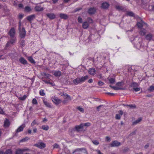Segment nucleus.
<instances>
[{"mask_svg":"<svg viewBox=\"0 0 154 154\" xmlns=\"http://www.w3.org/2000/svg\"><path fill=\"white\" fill-rule=\"evenodd\" d=\"M109 87L111 88H113V89L115 90H123L124 89L122 88H121L119 87H115V86H113L111 85H109Z\"/></svg>","mask_w":154,"mask_h":154,"instance_id":"28","label":"nucleus"},{"mask_svg":"<svg viewBox=\"0 0 154 154\" xmlns=\"http://www.w3.org/2000/svg\"><path fill=\"white\" fill-rule=\"evenodd\" d=\"M42 128L44 130L47 131L48 130L49 127L48 125H42Z\"/></svg>","mask_w":154,"mask_h":154,"instance_id":"39","label":"nucleus"},{"mask_svg":"<svg viewBox=\"0 0 154 154\" xmlns=\"http://www.w3.org/2000/svg\"><path fill=\"white\" fill-rule=\"evenodd\" d=\"M127 106L131 109L136 108V106L135 104H130L129 105H127Z\"/></svg>","mask_w":154,"mask_h":154,"instance_id":"38","label":"nucleus"},{"mask_svg":"<svg viewBox=\"0 0 154 154\" xmlns=\"http://www.w3.org/2000/svg\"><path fill=\"white\" fill-rule=\"evenodd\" d=\"M129 149L128 147L125 148L123 150V151L124 152H126L129 151Z\"/></svg>","mask_w":154,"mask_h":154,"instance_id":"52","label":"nucleus"},{"mask_svg":"<svg viewBox=\"0 0 154 154\" xmlns=\"http://www.w3.org/2000/svg\"><path fill=\"white\" fill-rule=\"evenodd\" d=\"M59 147V145L55 143L53 145V148H58Z\"/></svg>","mask_w":154,"mask_h":154,"instance_id":"56","label":"nucleus"},{"mask_svg":"<svg viewBox=\"0 0 154 154\" xmlns=\"http://www.w3.org/2000/svg\"><path fill=\"white\" fill-rule=\"evenodd\" d=\"M25 127V125L24 124H22L21 125L19 126L17 129L16 131V133H17L22 131Z\"/></svg>","mask_w":154,"mask_h":154,"instance_id":"10","label":"nucleus"},{"mask_svg":"<svg viewBox=\"0 0 154 154\" xmlns=\"http://www.w3.org/2000/svg\"><path fill=\"white\" fill-rule=\"evenodd\" d=\"M23 152L22 149H19L16 150L15 154H23Z\"/></svg>","mask_w":154,"mask_h":154,"instance_id":"25","label":"nucleus"},{"mask_svg":"<svg viewBox=\"0 0 154 154\" xmlns=\"http://www.w3.org/2000/svg\"><path fill=\"white\" fill-rule=\"evenodd\" d=\"M116 8L119 11H124L125 10L124 8L122 6L117 5L116 7Z\"/></svg>","mask_w":154,"mask_h":154,"instance_id":"27","label":"nucleus"},{"mask_svg":"<svg viewBox=\"0 0 154 154\" xmlns=\"http://www.w3.org/2000/svg\"><path fill=\"white\" fill-rule=\"evenodd\" d=\"M43 102L46 107L49 108H52V107L51 103L45 100H43Z\"/></svg>","mask_w":154,"mask_h":154,"instance_id":"16","label":"nucleus"},{"mask_svg":"<svg viewBox=\"0 0 154 154\" xmlns=\"http://www.w3.org/2000/svg\"><path fill=\"white\" fill-rule=\"evenodd\" d=\"M78 21L80 23H81L82 22V19L80 17H79L78 18Z\"/></svg>","mask_w":154,"mask_h":154,"instance_id":"55","label":"nucleus"},{"mask_svg":"<svg viewBox=\"0 0 154 154\" xmlns=\"http://www.w3.org/2000/svg\"><path fill=\"white\" fill-rule=\"evenodd\" d=\"M89 23L86 21L82 23V27L85 29H87L89 27Z\"/></svg>","mask_w":154,"mask_h":154,"instance_id":"20","label":"nucleus"},{"mask_svg":"<svg viewBox=\"0 0 154 154\" xmlns=\"http://www.w3.org/2000/svg\"><path fill=\"white\" fill-rule=\"evenodd\" d=\"M121 116L119 114H117L116 115L115 118L119 120L120 119Z\"/></svg>","mask_w":154,"mask_h":154,"instance_id":"44","label":"nucleus"},{"mask_svg":"<svg viewBox=\"0 0 154 154\" xmlns=\"http://www.w3.org/2000/svg\"><path fill=\"white\" fill-rule=\"evenodd\" d=\"M123 111L122 110H120L119 111V114H119L121 116H122L123 114Z\"/></svg>","mask_w":154,"mask_h":154,"instance_id":"61","label":"nucleus"},{"mask_svg":"<svg viewBox=\"0 0 154 154\" xmlns=\"http://www.w3.org/2000/svg\"><path fill=\"white\" fill-rule=\"evenodd\" d=\"M20 62L22 64L25 65L27 64V61L23 57H21L19 59Z\"/></svg>","mask_w":154,"mask_h":154,"instance_id":"21","label":"nucleus"},{"mask_svg":"<svg viewBox=\"0 0 154 154\" xmlns=\"http://www.w3.org/2000/svg\"><path fill=\"white\" fill-rule=\"evenodd\" d=\"M127 15L130 16H133L134 15V14L133 12L131 11H128L127 12Z\"/></svg>","mask_w":154,"mask_h":154,"instance_id":"42","label":"nucleus"},{"mask_svg":"<svg viewBox=\"0 0 154 154\" xmlns=\"http://www.w3.org/2000/svg\"><path fill=\"white\" fill-rule=\"evenodd\" d=\"M96 11V9L94 8H91L88 9V13L90 15L94 14Z\"/></svg>","mask_w":154,"mask_h":154,"instance_id":"14","label":"nucleus"},{"mask_svg":"<svg viewBox=\"0 0 154 154\" xmlns=\"http://www.w3.org/2000/svg\"><path fill=\"white\" fill-rule=\"evenodd\" d=\"M20 31L19 35L21 38H24L26 35V32L24 27H23Z\"/></svg>","mask_w":154,"mask_h":154,"instance_id":"4","label":"nucleus"},{"mask_svg":"<svg viewBox=\"0 0 154 154\" xmlns=\"http://www.w3.org/2000/svg\"><path fill=\"white\" fill-rule=\"evenodd\" d=\"M75 130L77 132H80L84 131L86 128H84L82 125L81 123L79 125H76L75 127Z\"/></svg>","mask_w":154,"mask_h":154,"instance_id":"3","label":"nucleus"},{"mask_svg":"<svg viewBox=\"0 0 154 154\" xmlns=\"http://www.w3.org/2000/svg\"><path fill=\"white\" fill-rule=\"evenodd\" d=\"M109 6V4L108 2H105L102 3L101 7L103 9H107Z\"/></svg>","mask_w":154,"mask_h":154,"instance_id":"11","label":"nucleus"},{"mask_svg":"<svg viewBox=\"0 0 154 154\" xmlns=\"http://www.w3.org/2000/svg\"><path fill=\"white\" fill-rule=\"evenodd\" d=\"M146 32V31L145 29L142 28L140 32V34L141 35L143 36L145 35Z\"/></svg>","mask_w":154,"mask_h":154,"instance_id":"26","label":"nucleus"},{"mask_svg":"<svg viewBox=\"0 0 154 154\" xmlns=\"http://www.w3.org/2000/svg\"><path fill=\"white\" fill-rule=\"evenodd\" d=\"M36 11H40L43 10V8L41 7V6H37L35 7V8Z\"/></svg>","mask_w":154,"mask_h":154,"instance_id":"23","label":"nucleus"},{"mask_svg":"<svg viewBox=\"0 0 154 154\" xmlns=\"http://www.w3.org/2000/svg\"><path fill=\"white\" fill-rule=\"evenodd\" d=\"M82 9V8H76L74 10V12H76L77 11H79V10H81Z\"/></svg>","mask_w":154,"mask_h":154,"instance_id":"63","label":"nucleus"},{"mask_svg":"<svg viewBox=\"0 0 154 154\" xmlns=\"http://www.w3.org/2000/svg\"><path fill=\"white\" fill-rule=\"evenodd\" d=\"M77 109L79 110L80 112H84V109L81 107L80 106H78L77 108Z\"/></svg>","mask_w":154,"mask_h":154,"instance_id":"41","label":"nucleus"},{"mask_svg":"<svg viewBox=\"0 0 154 154\" xmlns=\"http://www.w3.org/2000/svg\"><path fill=\"white\" fill-rule=\"evenodd\" d=\"M86 150L85 148H77L76 149L75 151L73 152V153L77 151H80L82 150H84V152L85 151V150Z\"/></svg>","mask_w":154,"mask_h":154,"instance_id":"32","label":"nucleus"},{"mask_svg":"<svg viewBox=\"0 0 154 154\" xmlns=\"http://www.w3.org/2000/svg\"><path fill=\"white\" fill-rule=\"evenodd\" d=\"M15 30L14 28H12L9 32V34L11 38H14L15 34Z\"/></svg>","mask_w":154,"mask_h":154,"instance_id":"12","label":"nucleus"},{"mask_svg":"<svg viewBox=\"0 0 154 154\" xmlns=\"http://www.w3.org/2000/svg\"><path fill=\"white\" fill-rule=\"evenodd\" d=\"M96 151L97 152V154H103L102 153L101 151L99 150H96Z\"/></svg>","mask_w":154,"mask_h":154,"instance_id":"64","label":"nucleus"},{"mask_svg":"<svg viewBox=\"0 0 154 154\" xmlns=\"http://www.w3.org/2000/svg\"><path fill=\"white\" fill-rule=\"evenodd\" d=\"M123 85V83L122 82H118L116 84V85L118 87L122 86Z\"/></svg>","mask_w":154,"mask_h":154,"instance_id":"51","label":"nucleus"},{"mask_svg":"<svg viewBox=\"0 0 154 154\" xmlns=\"http://www.w3.org/2000/svg\"><path fill=\"white\" fill-rule=\"evenodd\" d=\"M22 149H23V152H24L25 151H28L30 150L29 149L27 148H25Z\"/></svg>","mask_w":154,"mask_h":154,"instance_id":"57","label":"nucleus"},{"mask_svg":"<svg viewBox=\"0 0 154 154\" xmlns=\"http://www.w3.org/2000/svg\"><path fill=\"white\" fill-rule=\"evenodd\" d=\"M82 125L84 128L86 129V128H85V127H88L91 125V123L89 122H87L85 123H82Z\"/></svg>","mask_w":154,"mask_h":154,"instance_id":"29","label":"nucleus"},{"mask_svg":"<svg viewBox=\"0 0 154 154\" xmlns=\"http://www.w3.org/2000/svg\"><path fill=\"white\" fill-rule=\"evenodd\" d=\"M103 106H103V105H100L99 106H97V111H99V109L101 107Z\"/></svg>","mask_w":154,"mask_h":154,"instance_id":"59","label":"nucleus"},{"mask_svg":"<svg viewBox=\"0 0 154 154\" xmlns=\"http://www.w3.org/2000/svg\"><path fill=\"white\" fill-rule=\"evenodd\" d=\"M110 145L112 147H118L121 145V143L117 140H115L112 141Z\"/></svg>","mask_w":154,"mask_h":154,"instance_id":"6","label":"nucleus"},{"mask_svg":"<svg viewBox=\"0 0 154 154\" xmlns=\"http://www.w3.org/2000/svg\"><path fill=\"white\" fill-rule=\"evenodd\" d=\"M29 138L28 137H26L24 138L23 139H22L20 141L21 142H25L27 140H28L29 139Z\"/></svg>","mask_w":154,"mask_h":154,"instance_id":"48","label":"nucleus"},{"mask_svg":"<svg viewBox=\"0 0 154 154\" xmlns=\"http://www.w3.org/2000/svg\"><path fill=\"white\" fill-rule=\"evenodd\" d=\"M36 124V122L35 120H34L31 124V126H34L35 124Z\"/></svg>","mask_w":154,"mask_h":154,"instance_id":"58","label":"nucleus"},{"mask_svg":"<svg viewBox=\"0 0 154 154\" xmlns=\"http://www.w3.org/2000/svg\"><path fill=\"white\" fill-rule=\"evenodd\" d=\"M3 9L4 11L5 12H8L9 11V10L7 8V7L6 6H4L3 7Z\"/></svg>","mask_w":154,"mask_h":154,"instance_id":"50","label":"nucleus"},{"mask_svg":"<svg viewBox=\"0 0 154 154\" xmlns=\"http://www.w3.org/2000/svg\"><path fill=\"white\" fill-rule=\"evenodd\" d=\"M109 83L111 84H113L115 82V79L113 78L109 79Z\"/></svg>","mask_w":154,"mask_h":154,"instance_id":"34","label":"nucleus"},{"mask_svg":"<svg viewBox=\"0 0 154 154\" xmlns=\"http://www.w3.org/2000/svg\"><path fill=\"white\" fill-rule=\"evenodd\" d=\"M4 154H12V151L10 149H8L5 152Z\"/></svg>","mask_w":154,"mask_h":154,"instance_id":"36","label":"nucleus"},{"mask_svg":"<svg viewBox=\"0 0 154 154\" xmlns=\"http://www.w3.org/2000/svg\"><path fill=\"white\" fill-rule=\"evenodd\" d=\"M27 97V96L26 95H24L23 97H20L18 98L21 100H24L26 99Z\"/></svg>","mask_w":154,"mask_h":154,"instance_id":"37","label":"nucleus"},{"mask_svg":"<svg viewBox=\"0 0 154 154\" xmlns=\"http://www.w3.org/2000/svg\"><path fill=\"white\" fill-rule=\"evenodd\" d=\"M52 101L55 103V104H58L60 103L61 102L60 100L57 97H54L52 98Z\"/></svg>","mask_w":154,"mask_h":154,"instance_id":"8","label":"nucleus"},{"mask_svg":"<svg viewBox=\"0 0 154 154\" xmlns=\"http://www.w3.org/2000/svg\"><path fill=\"white\" fill-rule=\"evenodd\" d=\"M11 38V39L10 40L9 42L10 43L13 44L15 42L16 39L14 38H14Z\"/></svg>","mask_w":154,"mask_h":154,"instance_id":"35","label":"nucleus"},{"mask_svg":"<svg viewBox=\"0 0 154 154\" xmlns=\"http://www.w3.org/2000/svg\"><path fill=\"white\" fill-rule=\"evenodd\" d=\"M98 84L99 86H101L103 85H104V83L103 82H102L99 81V82H98Z\"/></svg>","mask_w":154,"mask_h":154,"instance_id":"54","label":"nucleus"},{"mask_svg":"<svg viewBox=\"0 0 154 154\" xmlns=\"http://www.w3.org/2000/svg\"><path fill=\"white\" fill-rule=\"evenodd\" d=\"M59 94L62 96H64V97H66V98H67L68 100H71V98L66 93H65L63 92H60Z\"/></svg>","mask_w":154,"mask_h":154,"instance_id":"13","label":"nucleus"},{"mask_svg":"<svg viewBox=\"0 0 154 154\" xmlns=\"http://www.w3.org/2000/svg\"><path fill=\"white\" fill-rule=\"evenodd\" d=\"M10 125V122L9 120L6 119L4 122V126L5 127H8Z\"/></svg>","mask_w":154,"mask_h":154,"instance_id":"19","label":"nucleus"},{"mask_svg":"<svg viewBox=\"0 0 154 154\" xmlns=\"http://www.w3.org/2000/svg\"><path fill=\"white\" fill-rule=\"evenodd\" d=\"M32 103L33 104H37L38 102L37 100L35 98H34L32 100Z\"/></svg>","mask_w":154,"mask_h":154,"instance_id":"49","label":"nucleus"},{"mask_svg":"<svg viewBox=\"0 0 154 154\" xmlns=\"http://www.w3.org/2000/svg\"><path fill=\"white\" fill-rule=\"evenodd\" d=\"M31 9L28 6H26L25 8V11L27 12H29L31 11Z\"/></svg>","mask_w":154,"mask_h":154,"instance_id":"33","label":"nucleus"},{"mask_svg":"<svg viewBox=\"0 0 154 154\" xmlns=\"http://www.w3.org/2000/svg\"><path fill=\"white\" fill-rule=\"evenodd\" d=\"M129 89L131 91H134L135 92H137L140 90V88L139 87V85L137 83L134 82H132L131 84L129 86Z\"/></svg>","mask_w":154,"mask_h":154,"instance_id":"2","label":"nucleus"},{"mask_svg":"<svg viewBox=\"0 0 154 154\" xmlns=\"http://www.w3.org/2000/svg\"><path fill=\"white\" fill-rule=\"evenodd\" d=\"M88 76L87 75L81 77H77L72 81V82L74 85H77L85 82L88 79Z\"/></svg>","mask_w":154,"mask_h":154,"instance_id":"1","label":"nucleus"},{"mask_svg":"<svg viewBox=\"0 0 154 154\" xmlns=\"http://www.w3.org/2000/svg\"><path fill=\"white\" fill-rule=\"evenodd\" d=\"M35 146L41 149L44 148L45 146V144L42 142H39L36 144Z\"/></svg>","mask_w":154,"mask_h":154,"instance_id":"9","label":"nucleus"},{"mask_svg":"<svg viewBox=\"0 0 154 154\" xmlns=\"http://www.w3.org/2000/svg\"><path fill=\"white\" fill-rule=\"evenodd\" d=\"M59 16L62 19L66 20L68 18V16L66 14L60 13Z\"/></svg>","mask_w":154,"mask_h":154,"instance_id":"15","label":"nucleus"},{"mask_svg":"<svg viewBox=\"0 0 154 154\" xmlns=\"http://www.w3.org/2000/svg\"><path fill=\"white\" fill-rule=\"evenodd\" d=\"M47 16L50 20H53L56 18V15L53 13H48L46 14Z\"/></svg>","mask_w":154,"mask_h":154,"instance_id":"7","label":"nucleus"},{"mask_svg":"<svg viewBox=\"0 0 154 154\" xmlns=\"http://www.w3.org/2000/svg\"><path fill=\"white\" fill-rule=\"evenodd\" d=\"M28 60L30 62L32 63L35 64V63L32 57H29L28 58Z\"/></svg>","mask_w":154,"mask_h":154,"instance_id":"30","label":"nucleus"},{"mask_svg":"<svg viewBox=\"0 0 154 154\" xmlns=\"http://www.w3.org/2000/svg\"><path fill=\"white\" fill-rule=\"evenodd\" d=\"M43 78H42V80L43 81H44L45 83L47 84H48V82H49V80H50V79H48V81H47V80H44L43 79Z\"/></svg>","mask_w":154,"mask_h":154,"instance_id":"60","label":"nucleus"},{"mask_svg":"<svg viewBox=\"0 0 154 154\" xmlns=\"http://www.w3.org/2000/svg\"><path fill=\"white\" fill-rule=\"evenodd\" d=\"M87 20L89 23H93V20L91 17H88L87 18Z\"/></svg>","mask_w":154,"mask_h":154,"instance_id":"46","label":"nucleus"},{"mask_svg":"<svg viewBox=\"0 0 154 154\" xmlns=\"http://www.w3.org/2000/svg\"><path fill=\"white\" fill-rule=\"evenodd\" d=\"M152 37V35L150 33L147 35L146 36V38L147 40L150 41L151 40Z\"/></svg>","mask_w":154,"mask_h":154,"instance_id":"22","label":"nucleus"},{"mask_svg":"<svg viewBox=\"0 0 154 154\" xmlns=\"http://www.w3.org/2000/svg\"><path fill=\"white\" fill-rule=\"evenodd\" d=\"M54 75L55 76L59 77L61 75V72L59 71H55L54 72Z\"/></svg>","mask_w":154,"mask_h":154,"instance_id":"24","label":"nucleus"},{"mask_svg":"<svg viewBox=\"0 0 154 154\" xmlns=\"http://www.w3.org/2000/svg\"><path fill=\"white\" fill-rule=\"evenodd\" d=\"M137 25L139 28L140 29L143 27H146L147 26L146 24L143 21L141 20L140 21L137 23Z\"/></svg>","mask_w":154,"mask_h":154,"instance_id":"5","label":"nucleus"},{"mask_svg":"<svg viewBox=\"0 0 154 154\" xmlns=\"http://www.w3.org/2000/svg\"><path fill=\"white\" fill-rule=\"evenodd\" d=\"M44 75L45 76V77L46 79H48V77L51 75L49 74H46L45 73H43Z\"/></svg>","mask_w":154,"mask_h":154,"instance_id":"47","label":"nucleus"},{"mask_svg":"<svg viewBox=\"0 0 154 154\" xmlns=\"http://www.w3.org/2000/svg\"><path fill=\"white\" fill-rule=\"evenodd\" d=\"M154 90V86H150L148 89V91L150 92Z\"/></svg>","mask_w":154,"mask_h":154,"instance_id":"45","label":"nucleus"},{"mask_svg":"<svg viewBox=\"0 0 154 154\" xmlns=\"http://www.w3.org/2000/svg\"><path fill=\"white\" fill-rule=\"evenodd\" d=\"M142 120V119L141 118H140L138 119L137 120H136L133 123V125H136L138 124Z\"/></svg>","mask_w":154,"mask_h":154,"instance_id":"31","label":"nucleus"},{"mask_svg":"<svg viewBox=\"0 0 154 154\" xmlns=\"http://www.w3.org/2000/svg\"><path fill=\"white\" fill-rule=\"evenodd\" d=\"M69 100H68L67 98H66V97H64V100L62 101V102L64 104L66 103H68Z\"/></svg>","mask_w":154,"mask_h":154,"instance_id":"40","label":"nucleus"},{"mask_svg":"<svg viewBox=\"0 0 154 154\" xmlns=\"http://www.w3.org/2000/svg\"><path fill=\"white\" fill-rule=\"evenodd\" d=\"M93 143L95 145H97L99 144L98 141L96 140L92 141Z\"/></svg>","mask_w":154,"mask_h":154,"instance_id":"53","label":"nucleus"},{"mask_svg":"<svg viewBox=\"0 0 154 154\" xmlns=\"http://www.w3.org/2000/svg\"><path fill=\"white\" fill-rule=\"evenodd\" d=\"M21 45L23 46H24L25 45V41L24 40H21Z\"/></svg>","mask_w":154,"mask_h":154,"instance_id":"62","label":"nucleus"},{"mask_svg":"<svg viewBox=\"0 0 154 154\" xmlns=\"http://www.w3.org/2000/svg\"><path fill=\"white\" fill-rule=\"evenodd\" d=\"M96 70L94 68H90L88 70L89 74L92 75H94L95 74Z\"/></svg>","mask_w":154,"mask_h":154,"instance_id":"18","label":"nucleus"},{"mask_svg":"<svg viewBox=\"0 0 154 154\" xmlns=\"http://www.w3.org/2000/svg\"><path fill=\"white\" fill-rule=\"evenodd\" d=\"M35 14H32L27 16V17L26 19L28 20L29 21H31L33 20L34 19H35Z\"/></svg>","mask_w":154,"mask_h":154,"instance_id":"17","label":"nucleus"},{"mask_svg":"<svg viewBox=\"0 0 154 154\" xmlns=\"http://www.w3.org/2000/svg\"><path fill=\"white\" fill-rule=\"evenodd\" d=\"M39 94L40 95L44 96L45 95V93L44 92V91L43 90H41L39 91Z\"/></svg>","mask_w":154,"mask_h":154,"instance_id":"43","label":"nucleus"}]
</instances>
